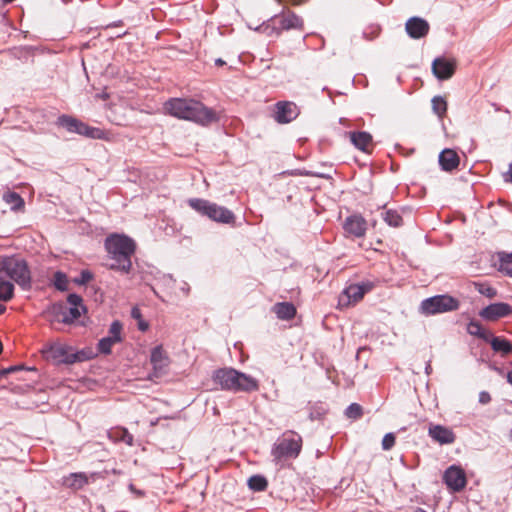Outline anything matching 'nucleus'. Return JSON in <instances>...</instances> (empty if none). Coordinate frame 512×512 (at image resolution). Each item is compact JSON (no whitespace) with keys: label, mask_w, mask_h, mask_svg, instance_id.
I'll use <instances>...</instances> for the list:
<instances>
[{"label":"nucleus","mask_w":512,"mask_h":512,"mask_svg":"<svg viewBox=\"0 0 512 512\" xmlns=\"http://www.w3.org/2000/svg\"><path fill=\"white\" fill-rule=\"evenodd\" d=\"M237 370L233 368H222L218 369L213 373V381L220 385L221 389L227 391H233L234 380L237 378Z\"/></svg>","instance_id":"nucleus-13"},{"label":"nucleus","mask_w":512,"mask_h":512,"mask_svg":"<svg viewBox=\"0 0 512 512\" xmlns=\"http://www.w3.org/2000/svg\"><path fill=\"white\" fill-rule=\"evenodd\" d=\"M129 489H130V491H132L133 493H136L137 495H143V492H142V491H140V490H137V489L134 487V485H133V484H130V485H129Z\"/></svg>","instance_id":"nucleus-47"},{"label":"nucleus","mask_w":512,"mask_h":512,"mask_svg":"<svg viewBox=\"0 0 512 512\" xmlns=\"http://www.w3.org/2000/svg\"><path fill=\"white\" fill-rule=\"evenodd\" d=\"M5 310H6V307H5L4 305H1V304H0V315H1L2 313H4V311H5Z\"/></svg>","instance_id":"nucleus-54"},{"label":"nucleus","mask_w":512,"mask_h":512,"mask_svg":"<svg viewBox=\"0 0 512 512\" xmlns=\"http://www.w3.org/2000/svg\"><path fill=\"white\" fill-rule=\"evenodd\" d=\"M109 438L115 442H124L128 446L133 445V435L127 429L119 428L109 432Z\"/></svg>","instance_id":"nucleus-28"},{"label":"nucleus","mask_w":512,"mask_h":512,"mask_svg":"<svg viewBox=\"0 0 512 512\" xmlns=\"http://www.w3.org/2000/svg\"><path fill=\"white\" fill-rule=\"evenodd\" d=\"M459 301L447 294L436 295L424 299L420 304V312L424 315H435L457 310Z\"/></svg>","instance_id":"nucleus-9"},{"label":"nucleus","mask_w":512,"mask_h":512,"mask_svg":"<svg viewBox=\"0 0 512 512\" xmlns=\"http://www.w3.org/2000/svg\"><path fill=\"white\" fill-rule=\"evenodd\" d=\"M345 415L348 418L357 419L362 415V407L357 403H352L346 408Z\"/></svg>","instance_id":"nucleus-39"},{"label":"nucleus","mask_w":512,"mask_h":512,"mask_svg":"<svg viewBox=\"0 0 512 512\" xmlns=\"http://www.w3.org/2000/svg\"><path fill=\"white\" fill-rule=\"evenodd\" d=\"M467 331L470 335L477 336L485 341H489L491 332L485 330L481 323L476 320H472L468 323Z\"/></svg>","instance_id":"nucleus-27"},{"label":"nucleus","mask_w":512,"mask_h":512,"mask_svg":"<svg viewBox=\"0 0 512 512\" xmlns=\"http://www.w3.org/2000/svg\"><path fill=\"white\" fill-rule=\"evenodd\" d=\"M41 353L47 360L57 364H73L84 359L83 352H73L70 346L59 342L45 344Z\"/></svg>","instance_id":"nucleus-6"},{"label":"nucleus","mask_w":512,"mask_h":512,"mask_svg":"<svg viewBox=\"0 0 512 512\" xmlns=\"http://www.w3.org/2000/svg\"><path fill=\"white\" fill-rule=\"evenodd\" d=\"M443 480L449 489L459 492L466 485L465 471L459 466L452 465L444 472Z\"/></svg>","instance_id":"nucleus-12"},{"label":"nucleus","mask_w":512,"mask_h":512,"mask_svg":"<svg viewBox=\"0 0 512 512\" xmlns=\"http://www.w3.org/2000/svg\"><path fill=\"white\" fill-rule=\"evenodd\" d=\"M432 108L435 114H437L439 117H443L447 111V102L443 97L435 96L432 99Z\"/></svg>","instance_id":"nucleus-34"},{"label":"nucleus","mask_w":512,"mask_h":512,"mask_svg":"<svg viewBox=\"0 0 512 512\" xmlns=\"http://www.w3.org/2000/svg\"><path fill=\"white\" fill-rule=\"evenodd\" d=\"M302 437L292 430L284 432L273 444L271 456L276 465L285 460L296 459L302 450Z\"/></svg>","instance_id":"nucleus-3"},{"label":"nucleus","mask_w":512,"mask_h":512,"mask_svg":"<svg viewBox=\"0 0 512 512\" xmlns=\"http://www.w3.org/2000/svg\"><path fill=\"white\" fill-rule=\"evenodd\" d=\"M363 290L358 284L349 285L344 289L342 294L339 297V304L348 306L351 304H355L363 298Z\"/></svg>","instance_id":"nucleus-19"},{"label":"nucleus","mask_w":512,"mask_h":512,"mask_svg":"<svg viewBox=\"0 0 512 512\" xmlns=\"http://www.w3.org/2000/svg\"><path fill=\"white\" fill-rule=\"evenodd\" d=\"M512 314V306L508 303H492L480 310L479 316L486 321H497Z\"/></svg>","instance_id":"nucleus-11"},{"label":"nucleus","mask_w":512,"mask_h":512,"mask_svg":"<svg viewBox=\"0 0 512 512\" xmlns=\"http://www.w3.org/2000/svg\"><path fill=\"white\" fill-rule=\"evenodd\" d=\"M44 313L51 323L58 321L71 324L84 312L77 307H67L63 303H54Z\"/></svg>","instance_id":"nucleus-10"},{"label":"nucleus","mask_w":512,"mask_h":512,"mask_svg":"<svg viewBox=\"0 0 512 512\" xmlns=\"http://www.w3.org/2000/svg\"><path fill=\"white\" fill-rule=\"evenodd\" d=\"M139 329H140L141 331H146V330L148 329V324H147V323H145V322L140 321V322H139Z\"/></svg>","instance_id":"nucleus-48"},{"label":"nucleus","mask_w":512,"mask_h":512,"mask_svg":"<svg viewBox=\"0 0 512 512\" xmlns=\"http://www.w3.org/2000/svg\"><path fill=\"white\" fill-rule=\"evenodd\" d=\"M298 116L297 106L292 102H278L275 110V120L278 123H288Z\"/></svg>","instance_id":"nucleus-15"},{"label":"nucleus","mask_w":512,"mask_h":512,"mask_svg":"<svg viewBox=\"0 0 512 512\" xmlns=\"http://www.w3.org/2000/svg\"><path fill=\"white\" fill-rule=\"evenodd\" d=\"M431 372H432V366H431V363H430V362H428V363L426 364V366H425V373H426L427 375H429Z\"/></svg>","instance_id":"nucleus-49"},{"label":"nucleus","mask_w":512,"mask_h":512,"mask_svg":"<svg viewBox=\"0 0 512 512\" xmlns=\"http://www.w3.org/2000/svg\"><path fill=\"white\" fill-rule=\"evenodd\" d=\"M267 485L266 478L261 475H253L248 479V487L253 491H264Z\"/></svg>","instance_id":"nucleus-32"},{"label":"nucleus","mask_w":512,"mask_h":512,"mask_svg":"<svg viewBox=\"0 0 512 512\" xmlns=\"http://www.w3.org/2000/svg\"><path fill=\"white\" fill-rule=\"evenodd\" d=\"M14 296V285L6 280L0 279V301L8 302Z\"/></svg>","instance_id":"nucleus-31"},{"label":"nucleus","mask_w":512,"mask_h":512,"mask_svg":"<svg viewBox=\"0 0 512 512\" xmlns=\"http://www.w3.org/2000/svg\"><path fill=\"white\" fill-rule=\"evenodd\" d=\"M237 379L234 380V387L232 392H253L259 388L258 381L250 375L237 371Z\"/></svg>","instance_id":"nucleus-18"},{"label":"nucleus","mask_w":512,"mask_h":512,"mask_svg":"<svg viewBox=\"0 0 512 512\" xmlns=\"http://www.w3.org/2000/svg\"><path fill=\"white\" fill-rule=\"evenodd\" d=\"M5 272L23 290L31 288V274L27 262L16 257L4 256L1 272Z\"/></svg>","instance_id":"nucleus-5"},{"label":"nucleus","mask_w":512,"mask_h":512,"mask_svg":"<svg viewBox=\"0 0 512 512\" xmlns=\"http://www.w3.org/2000/svg\"><path fill=\"white\" fill-rule=\"evenodd\" d=\"M410 214L411 211L408 209H401V211L387 210L382 212L383 220L386 224H400L402 222H408L410 221Z\"/></svg>","instance_id":"nucleus-22"},{"label":"nucleus","mask_w":512,"mask_h":512,"mask_svg":"<svg viewBox=\"0 0 512 512\" xmlns=\"http://www.w3.org/2000/svg\"><path fill=\"white\" fill-rule=\"evenodd\" d=\"M362 222H363V219L361 217H359V216H352V217L347 218L345 224H349V225L361 224Z\"/></svg>","instance_id":"nucleus-45"},{"label":"nucleus","mask_w":512,"mask_h":512,"mask_svg":"<svg viewBox=\"0 0 512 512\" xmlns=\"http://www.w3.org/2000/svg\"><path fill=\"white\" fill-rule=\"evenodd\" d=\"M492 349L495 352H502L503 354H509L512 352V343L501 337H494L491 335L489 341Z\"/></svg>","instance_id":"nucleus-26"},{"label":"nucleus","mask_w":512,"mask_h":512,"mask_svg":"<svg viewBox=\"0 0 512 512\" xmlns=\"http://www.w3.org/2000/svg\"><path fill=\"white\" fill-rule=\"evenodd\" d=\"M491 400L490 394L488 392L482 391L479 394V402L482 404H487Z\"/></svg>","instance_id":"nucleus-44"},{"label":"nucleus","mask_w":512,"mask_h":512,"mask_svg":"<svg viewBox=\"0 0 512 512\" xmlns=\"http://www.w3.org/2000/svg\"><path fill=\"white\" fill-rule=\"evenodd\" d=\"M345 233L357 238L363 237L366 233L365 226H343Z\"/></svg>","instance_id":"nucleus-40"},{"label":"nucleus","mask_w":512,"mask_h":512,"mask_svg":"<svg viewBox=\"0 0 512 512\" xmlns=\"http://www.w3.org/2000/svg\"><path fill=\"white\" fill-rule=\"evenodd\" d=\"M116 343L118 342L113 340L109 336L103 337L98 343V350L103 354H110L113 345H115Z\"/></svg>","instance_id":"nucleus-36"},{"label":"nucleus","mask_w":512,"mask_h":512,"mask_svg":"<svg viewBox=\"0 0 512 512\" xmlns=\"http://www.w3.org/2000/svg\"><path fill=\"white\" fill-rule=\"evenodd\" d=\"M507 381L512 385V370L507 374Z\"/></svg>","instance_id":"nucleus-53"},{"label":"nucleus","mask_w":512,"mask_h":512,"mask_svg":"<svg viewBox=\"0 0 512 512\" xmlns=\"http://www.w3.org/2000/svg\"><path fill=\"white\" fill-rule=\"evenodd\" d=\"M270 22H277L279 24V27H274L269 23H264L258 28V30L262 31L268 36H272L273 34H276L278 36L280 35L282 30H301L303 28L302 18L290 10H283L280 14L275 15L270 20Z\"/></svg>","instance_id":"nucleus-7"},{"label":"nucleus","mask_w":512,"mask_h":512,"mask_svg":"<svg viewBox=\"0 0 512 512\" xmlns=\"http://www.w3.org/2000/svg\"><path fill=\"white\" fill-rule=\"evenodd\" d=\"M459 156L452 149H444L439 155V164L445 171H452L459 165Z\"/></svg>","instance_id":"nucleus-21"},{"label":"nucleus","mask_w":512,"mask_h":512,"mask_svg":"<svg viewBox=\"0 0 512 512\" xmlns=\"http://www.w3.org/2000/svg\"><path fill=\"white\" fill-rule=\"evenodd\" d=\"M405 28L411 38L419 39L427 35L429 24L420 17H412L406 22Z\"/></svg>","instance_id":"nucleus-16"},{"label":"nucleus","mask_w":512,"mask_h":512,"mask_svg":"<svg viewBox=\"0 0 512 512\" xmlns=\"http://www.w3.org/2000/svg\"><path fill=\"white\" fill-rule=\"evenodd\" d=\"M186 284H184V286L181 288L183 291H188V288L186 289Z\"/></svg>","instance_id":"nucleus-56"},{"label":"nucleus","mask_w":512,"mask_h":512,"mask_svg":"<svg viewBox=\"0 0 512 512\" xmlns=\"http://www.w3.org/2000/svg\"><path fill=\"white\" fill-rule=\"evenodd\" d=\"M395 444V436L393 433H387L382 440L383 450H390Z\"/></svg>","instance_id":"nucleus-42"},{"label":"nucleus","mask_w":512,"mask_h":512,"mask_svg":"<svg viewBox=\"0 0 512 512\" xmlns=\"http://www.w3.org/2000/svg\"><path fill=\"white\" fill-rule=\"evenodd\" d=\"M188 205L199 214L206 216L214 222L229 224L235 220L232 211L205 199L191 198L188 200Z\"/></svg>","instance_id":"nucleus-4"},{"label":"nucleus","mask_w":512,"mask_h":512,"mask_svg":"<svg viewBox=\"0 0 512 512\" xmlns=\"http://www.w3.org/2000/svg\"><path fill=\"white\" fill-rule=\"evenodd\" d=\"M93 279V274L89 270H82L79 277L74 279L78 285H85Z\"/></svg>","instance_id":"nucleus-41"},{"label":"nucleus","mask_w":512,"mask_h":512,"mask_svg":"<svg viewBox=\"0 0 512 512\" xmlns=\"http://www.w3.org/2000/svg\"><path fill=\"white\" fill-rule=\"evenodd\" d=\"M121 331L122 324L119 321H113L112 324L110 325L108 336L119 343L122 340Z\"/></svg>","instance_id":"nucleus-37"},{"label":"nucleus","mask_w":512,"mask_h":512,"mask_svg":"<svg viewBox=\"0 0 512 512\" xmlns=\"http://www.w3.org/2000/svg\"><path fill=\"white\" fill-rule=\"evenodd\" d=\"M3 200L12 210H18L24 205V201L16 192L8 191L4 193Z\"/></svg>","instance_id":"nucleus-30"},{"label":"nucleus","mask_w":512,"mask_h":512,"mask_svg":"<svg viewBox=\"0 0 512 512\" xmlns=\"http://www.w3.org/2000/svg\"><path fill=\"white\" fill-rule=\"evenodd\" d=\"M429 436L440 444H451L455 441L453 431L442 425H431L428 430Z\"/></svg>","instance_id":"nucleus-17"},{"label":"nucleus","mask_w":512,"mask_h":512,"mask_svg":"<svg viewBox=\"0 0 512 512\" xmlns=\"http://www.w3.org/2000/svg\"><path fill=\"white\" fill-rule=\"evenodd\" d=\"M415 512H427V511H425V510H424V509H422V508H417V509L415 510Z\"/></svg>","instance_id":"nucleus-55"},{"label":"nucleus","mask_w":512,"mask_h":512,"mask_svg":"<svg viewBox=\"0 0 512 512\" xmlns=\"http://www.w3.org/2000/svg\"><path fill=\"white\" fill-rule=\"evenodd\" d=\"M455 61L446 58H436L432 63L434 75L439 80H446L452 77L455 72Z\"/></svg>","instance_id":"nucleus-14"},{"label":"nucleus","mask_w":512,"mask_h":512,"mask_svg":"<svg viewBox=\"0 0 512 512\" xmlns=\"http://www.w3.org/2000/svg\"><path fill=\"white\" fill-rule=\"evenodd\" d=\"M498 270L504 275L512 277V253H499Z\"/></svg>","instance_id":"nucleus-29"},{"label":"nucleus","mask_w":512,"mask_h":512,"mask_svg":"<svg viewBox=\"0 0 512 512\" xmlns=\"http://www.w3.org/2000/svg\"><path fill=\"white\" fill-rule=\"evenodd\" d=\"M150 360L154 370L157 372H162L169 363L168 357L161 346H156L152 349Z\"/></svg>","instance_id":"nucleus-23"},{"label":"nucleus","mask_w":512,"mask_h":512,"mask_svg":"<svg viewBox=\"0 0 512 512\" xmlns=\"http://www.w3.org/2000/svg\"><path fill=\"white\" fill-rule=\"evenodd\" d=\"M131 316L135 319H140L141 318V312L140 310L137 308V307H134L132 308L131 310Z\"/></svg>","instance_id":"nucleus-46"},{"label":"nucleus","mask_w":512,"mask_h":512,"mask_svg":"<svg viewBox=\"0 0 512 512\" xmlns=\"http://www.w3.org/2000/svg\"><path fill=\"white\" fill-rule=\"evenodd\" d=\"M105 250L109 259V269L129 273L132 269V256L136 251L135 241L125 234L113 233L106 237Z\"/></svg>","instance_id":"nucleus-2"},{"label":"nucleus","mask_w":512,"mask_h":512,"mask_svg":"<svg viewBox=\"0 0 512 512\" xmlns=\"http://www.w3.org/2000/svg\"><path fill=\"white\" fill-rule=\"evenodd\" d=\"M67 302L70 307H77L79 310L86 312V307L83 305L82 297L78 294L72 293L67 297Z\"/></svg>","instance_id":"nucleus-38"},{"label":"nucleus","mask_w":512,"mask_h":512,"mask_svg":"<svg viewBox=\"0 0 512 512\" xmlns=\"http://www.w3.org/2000/svg\"><path fill=\"white\" fill-rule=\"evenodd\" d=\"M507 180H509L510 182H512V163L510 164L509 166V171H508V178Z\"/></svg>","instance_id":"nucleus-50"},{"label":"nucleus","mask_w":512,"mask_h":512,"mask_svg":"<svg viewBox=\"0 0 512 512\" xmlns=\"http://www.w3.org/2000/svg\"><path fill=\"white\" fill-rule=\"evenodd\" d=\"M351 143L363 152H369L372 146V136L368 132H349L348 133Z\"/></svg>","instance_id":"nucleus-20"},{"label":"nucleus","mask_w":512,"mask_h":512,"mask_svg":"<svg viewBox=\"0 0 512 512\" xmlns=\"http://www.w3.org/2000/svg\"><path fill=\"white\" fill-rule=\"evenodd\" d=\"M475 288L476 290L481 294V295H484L485 297L487 298H494L497 296V290L488 285V284H484V283H475Z\"/></svg>","instance_id":"nucleus-35"},{"label":"nucleus","mask_w":512,"mask_h":512,"mask_svg":"<svg viewBox=\"0 0 512 512\" xmlns=\"http://www.w3.org/2000/svg\"><path fill=\"white\" fill-rule=\"evenodd\" d=\"M215 64L217 66H222V65L225 64V62L221 58H218V59L215 60Z\"/></svg>","instance_id":"nucleus-51"},{"label":"nucleus","mask_w":512,"mask_h":512,"mask_svg":"<svg viewBox=\"0 0 512 512\" xmlns=\"http://www.w3.org/2000/svg\"><path fill=\"white\" fill-rule=\"evenodd\" d=\"M53 285L59 291H66L68 289L67 275L62 271H56L53 275Z\"/></svg>","instance_id":"nucleus-33"},{"label":"nucleus","mask_w":512,"mask_h":512,"mask_svg":"<svg viewBox=\"0 0 512 512\" xmlns=\"http://www.w3.org/2000/svg\"><path fill=\"white\" fill-rule=\"evenodd\" d=\"M87 483V477L83 473H71L63 478V485L71 489H80Z\"/></svg>","instance_id":"nucleus-25"},{"label":"nucleus","mask_w":512,"mask_h":512,"mask_svg":"<svg viewBox=\"0 0 512 512\" xmlns=\"http://www.w3.org/2000/svg\"><path fill=\"white\" fill-rule=\"evenodd\" d=\"M164 110L175 118L192 121L200 125H208L217 121V114L214 110L190 98H172L165 102Z\"/></svg>","instance_id":"nucleus-1"},{"label":"nucleus","mask_w":512,"mask_h":512,"mask_svg":"<svg viewBox=\"0 0 512 512\" xmlns=\"http://www.w3.org/2000/svg\"><path fill=\"white\" fill-rule=\"evenodd\" d=\"M58 125L65 128L68 132L77 133L79 135L91 138L108 140L106 131L87 125L86 123L68 115H61L58 118Z\"/></svg>","instance_id":"nucleus-8"},{"label":"nucleus","mask_w":512,"mask_h":512,"mask_svg":"<svg viewBox=\"0 0 512 512\" xmlns=\"http://www.w3.org/2000/svg\"><path fill=\"white\" fill-rule=\"evenodd\" d=\"M509 437H510V440L512 441V429L510 430Z\"/></svg>","instance_id":"nucleus-57"},{"label":"nucleus","mask_w":512,"mask_h":512,"mask_svg":"<svg viewBox=\"0 0 512 512\" xmlns=\"http://www.w3.org/2000/svg\"><path fill=\"white\" fill-rule=\"evenodd\" d=\"M358 286L361 287V289L363 290V294L365 295L366 293L370 292L374 288V282L365 281V282L358 283Z\"/></svg>","instance_id":"nucleus-43"},{"label":"nucleus","mask_w":512,"mask_h":512,"mask_svg":"<svg viewBox=\"0 0 512 512\" xmlns=\"http://www.w3.org/2000/svg\"><path fill=\"white\" fill-rule=\"evenodd\" d=\"M273 311L281 320H290L296 314V308L292 303L288 302H281L275 304L273 307Z\"/></svg>","instance_id":"nucleus-24"},{"label":"nucleus","mask_w":512,"mask_h":512,"mask_svg":"<svg viewBox=\"0 0 512 512\" xmlns=\"http://www.w3.org/2000/svg\"><path fill=\"white\" fill-rule=\"evenodd\" d=\"M17 369H18L17 367H10V368L4 370L3 373L7 374V373L13 372V371H15Z\"/></svg>","instance_id":"nucleus-52"}]
</instances>
